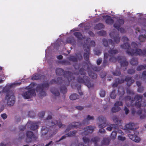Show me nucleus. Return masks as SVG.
I'll list each match as a JSON object with an SVG mask.
<instances>
[{"instance_id":"f257e3e1","label":"nucleus","mask_w":146,"mask_h":146,"mask_svg":"<svg viewBox=\"0 0 146 146\" xmlns=\"http://www.w3.org/2000/svg\"><path fill=\"white\" fill-rule=\"evenodd\" d=\"M124 43L120 46L121 47L124 49H127L126 53L129 55L132 56H146V50H142L140 48H137L135 50L131 49V51L129 50L131 48L130 44L128 43L129 39L126 36H123L121 39Z\"/></svg>"},{"instance_id":"f03ea898","label":"nucleus","mask_w":146,"mask_h":146,"mask_svg":"<svg viewBox=\"0 0 146 146\" xmlns=\"http://www.w3.org/2000/svg\"><path fill=\"white\" fill-rule=\"evenodd\" d=\"M11 85L9 87H6L3 89V92L5 93V100L7 101V105L9 106H13L15 102V98L13 92L11 90Z\"/></svg>"},{"instance_id":"7ed1b4c3","label":"nucleus","mask_w":146,"mask_h":146,"mask_svg":"<svg viewBox=\"0 0 146 146\" xmlns=\"http://www.w3.org/2000/svg\"><path fill=\"white\" fill-rule=\"evenodd\" d=\"M56 73L57 76H63L68 81V85L69 84V82L75 80V77L73 74L71 72L66 71L60 68H57L56 70Z\"/></svg>"},{"instance_id":"20e7f679","label":"nucleus","mask_w":146,"mask_h":146,"mask_svg":"<svg viewBox=\"0 0 146 146\" xmlns=\"http://www.w3.org/2000/svg\"><path fill=\"white\" fill-rule=\"evenodd\" d=\"M35 85V84L31 83L29 86L26 88L28 89V91L24 92L23 94V96L25 99H29L33 96H36L35 90L33 88Z\"/></svg>"},{"instance_id":"39448f33","label":"nucleus","mask_w":146,"mask_h":146,"mask_svg":"<svg viewBox=\"0 0 146 146\" xmlns=\"http://www.w3.org/2000/svg\"><path fill=\"white\" fill-rule=\"evenodd\" d=\"M127 82L126 84L128 86H130L131 85L134 83L135 80L132 79L131 76H126L125 77L124 80L123 79H120L117 78L115 80V83H113L112 85V87H116L118 84L123 83L124 81Z\"/></svg>"},{"instance_id":"423d86ee","label":"nucleus","mask_w":146,"mask_h":146,"mask_svg":"<svg viewBox=\"0 0 146 146\" xmlns=\"http://www.w3.org/2000/svg\"><path fill=\"white\" fill-rule=\"evenodd\" d=\"M76 81L79 83L84 84L89 88L94 87V84L91 83L90 79L88 76H84L82 77L79 76L77 77Z\"/></svg>"},{"instance_id":"0eeeda50","label":"nucleus","mask_w":146,"mask_h":146,"mask_svg":"<svg viewBox=\"0 0 146 146\" xmlns=\"http://www.w3.org/2000/svg\"><path fill=\"white\" fill-rule=\"evenodd\" d=\"M49 87V84L48 83H44L38 84L36 88V90L37 92H39V94L40 96H45L46 94L44 90L46 88Z\"/></svg>"},{"instance_id":"6e6552de","label":"nucleus","mask_w":146,"mask_h":146,"mask_svg":"<svg viewBox=\"0 0 146 146\" xmlns=\"http://www.w3.org/2000/svg\"><path fill=\"white\" fill-rule=\"evenodd\" d=\"M52 118L51 115H48L45 120L46 122H48L46 124L47 126L50 127H52V126L56 125H58L59 127L60 128L62 126L64 127L65 125L62 124V123L60 120H58V121H55L54 122L52 121H50V120Z\"/></svg>"},{"instance_id":"1a4fd4ad","label":"nucleus","mask_w":146,"mask_h":146,"mask_svg":"<svg viewBox=\"0 0 146 146\" xmlns=\"http://www.w3.org/2000/svg\"><path fill=\"white\" fill-rule=\"evenodd\" d=\"M98 119L100 122V123H101L99 125V127L100 129L99 131L101 133H104L105 132V130L104 129L106 126V118L103 116H99Z\"/></svg>"},{"instance_id":"9d476101","label":"nucleus","mask_w":146,"mask_h":146,"mask_svg":"<svg viewBox=\"0 0 146 146\" xmlns=\"http://www.w3.org/2000/svg\"><path fill=\"white\" fill-rule=\"evenodd\" d=\"M26 142L29 143L32 141V139L36 140L37 138L36 136L35 135L33 132L30 131H27L26 132Z\"/></svg>"},{"instance_id":"9b49d317","label":"nucleus","mask_w":146,"mask_h":146,"mask_svg":"<svg viewBox=\"0 0 146 146\" xmlns=\"http://www.w3.org/2000/svg\"><path fill=\"white\" fill-rule=\"evenodd\" d=\"M133 134H129L128 137L131 140L135 142H139L140 141V139L137 136L139 134V133L137 131L135 130L133 131Z\"/></svg>"},{"instance_id":"f8f14e48","label":"nucleus","mask_w":146,"mask_h":146,"mask_svg":"<svg viewBox=\"0 0 146 146\" xmlns=\"http://www.w3.org/2000/svg\"><path fill=\"white\" fill-rule=\"evenodd\" d=\"M75 80V79L74 80L70 82H69V84L68 85V79H67L66 80H64L65 81V82H64L63 83V85L60 87V92L62 93L63 94H65L67 91L66 86H68L71 82L72 83V84H73Z\"/></svg>"},{"instance_id":"ddd939ff","label":"nucleus","mask_w":146,"mask_h":146,"mask_svg":"<svg viewBox=\"0 0 146 146\" xmlns=\"http://www.w3.org/2000/svg\"><path fill=\"white\" fill-rule=\"evenodd\" d=\"M87 44L86 43L85 45H83V48L84 50L86 52L84 53L83 54L84 58L85 60L86 61H88L89 59V55L90 54V48L88 46H87L86 48H85V45Z\"/></svg>"},{"instance_id":"4468645a","label":"nucleus","mask_w":146,"mask_h":146,"mask_svg":"<svg viewBox=\"0 0 146 146\" xmlns=\"http://www.w3.org/2000/svg\"><path fill=\"white\" fill-rule=\"evenodd\" d=\"M118 62L120 63L121 66H127L128 65V62L126 61L125 57L124 56H118L117 58Z\"/></svg>"},{"instance_id":"2eb2a0df","label":"nucleus","mask_w":146,"mask_h":146,"mask_svg":"<svg viewBox=\"0 0 146 146\" xmlns=\"http://www.w3.org/2000/svg\"><path fill=\"white\" fill-rule=\"evenodd\" d=\"M143 98V96L142 95L138 94L134 96V99H132L130 101L131 104H127V103H126V104L128 107H129L130 106L133 107V105L132 103L134 102L135 100L136 101H139L140 100H141Z\"/></svg>"},{"instance_id":"dca6fc26","label":"nucleus","mask_w":146,"mask_h":146,"mask_svg":"<svg viewBox=\"0 0 146 146\" xmlns=\"http://www.w3.org/2000/svg\"><path fill=\"white\" fill-rule=\"evenodd\" d=\"M82 124L78 122H74L70 124L68 126V127L65 131V132H68L70 129V128H79Z\"/></svg>"},{"instance_id":"f3484780","label":"nucleus","mask_w":146,"mask_h":146,"mask_svg":"<svg viewBox=\"0 0 146 146\" xmlns=\"http://www.w3.org/2000/svg\"><path fill=\"white\" fill-rule=\"evenodd\" d=\"M84 131L82 133V135H87L89 133H92L94 130V127L92 126H88L84 128Z\"/></svg>"},{"instance_id":"a211bd4d","label":"nucleus","mask_w":146,"mask_h":146,"mask_svg":"<svg viewBox=\"0 0 146 146\" xmlns=\"http://www.w3.org/2000/svg\"><path fill=\"white\" fill-rule=\"evenodd\" d=\"M64 82H65V81L62 80V77H58L57 78L56 81L55 79H52L50 81L49 84H57L60 85H63V83Z\"/></svg>"},{"instance_id":"6ab92c4d","label":"nucleus","mask_w":146,"mask_h":146,"mask_svg":"<svg viewBox=\"0 0 146 146\" xmlns=\"http://www.w3.org/2000/svg\"><path fill=\"white\" fill-rule=\"evenodd\" d=\"M124 23V20L121 19L117 20L116 22L114 24L113 27L117 30H119L121 25H123Z\"/></svg>"},{"instance_id":"aec40b11","label":"nucleus","mask_w":146,"mask_h":146,"mask_svg":"<svg viewBox=\"0 0 146 146\" xmlns=\"http://www.w3.org/2000/svg\"><path fill=\"white\" fill-rule=\"evenodd\" d=\"M102 17L104 19H106V23L108 25H111L114 23V21L110 16L108 15L103 16Z\"/></svg>"},{"instance_id":"412c9836","label":"nucleus","mask_w":146,"mask_h":146,"mask_svg":"<svg viewBox=\"0 0 146 146\" xmlns=\"http://www.w3.org/2000/svg\"><path fill=\"white\" fill-rule=\"evenodd\" d=\"M90 66L88 65L87 66V71L88 72L89 76L92 79H96L97 78V74L91 71H90Z\"/></svg>"},{"instance_id":"4be33fe9","label":"nucleus","mask_w":146,"mask_h":146,"mask_svg":"<svg viewBox=\"0 0 146 146\" xmlns=\"http://www.w3.org/2000/svg\"><path fill=\"white\" fill-rule=\"evenodd\" d=\"M27 125H29L28 126L30 125V129L33 131L36 130L38 127V126L36 122L31 121Z\"/></svg>"},{"instance_id":"5701e85b","label":"nucleus","mask_w":146,"mask_h":146,"mask_svg":"<svg viewBox=\"0 0 146 146\" xmlns=\"http://www.w3.org/2000/svg\"><path fill=\"white\" fill-rule=\"evenodd\" d=\"M102 41L103 44L105 46H108V42L110 44H112V46H113V48L115 46L113 41L111 39H108V40L107 39L104 38L103 39Z\"/></svg>"},{"instance_id":"b1692460","label":"nucleus","mask_w":146,"mask_h":146,"mask_svg":"<svg viewBox=\"0 0 146 146\" xmlns=\"http://www.w3.org/2000/svg\"><path fill=\"white\" fill-rule=\"evenodd\" d=\"M42 77H44V75H41L38 73H35L31 77V79L33 80H40Z\"/></svg>"},{"instance_id":"393cba45","label":"nucleus","mask_w":146,"mask_h":146,"mask_svg":"<svg viewBox=\"0 0 146 146\" xmlns=\"http://www.w3.org/2000/svg\"><path fill=\"white\" fill-rule=\"evenodd\" d=\"M86 42H84V45H85L86 44V43L87 44H86L85 45V48H87V46H89L90 48V47H94L95 46V42L93 40L91 41L90 43V44L88 45L89 42H88V39H86Z\"/></svg>"},{"instance_id":"a878e982","label":"nucleus","mask_w":146,"mask_h":146,"mask_svg":"<svg viewBox=\"0 0 146 146\" xmlns=\"http://www.w3.org/2000/svg\"><path fill=\"white\" fill-rule=\"evenodd\" d=\"M114 47L112 49H110L108 51L110 56H114L115 54L118 53V50L116 49H113Z\"/></svg>"},{"instance_id":"bb28decb","label":"nucleus","mask_w":146,"mask_h":146,"mask_svg":"<svg viewBox=\"0 0 146 146\" xmlns=\"http://www.w3.org/2000/svg\"><path fill=\"white\" fill-rule=\"evenodd\" d=\"M51 92L55 96H58L60 95L59 91L54 87L50 89Z\"/></svg>"},{"instance_id":"cd10ccee","label":"nucleus","mask_w":146,"mask_h":146,"mask_svg":"<svg viewBox=\"0 0 146 146\" xmlns=\"http://www.w3.org/2000/svg\"><path fill=\"white\" fill-rule=\"evenodd\" d=\"M110 140L108 138H104L101 141V145H108L110 143Z\"/></svg>"},{"instance_id":"c85d7f7f","label":"nucleus","mask_w":146,"mask_h":146,"mask_svg":"<svg viewBox=\"0 0 146 146\" xmlns=\"http://www.w3.org/2000/svg\"><path fill=\"white\" fill-rule=\"evenodd\" d=\"M137 113L140 115V119H143L146 117V112L145 111L144 113H142V111L141 110H139L137 112Z\"/></svg>"},{"instance_id":"c756f323","label":"nucleus","mask_w":146,"mask_h":146,"mask_svg":"<svg viewBox=\"0 0 146 146\" xmlns=\"http://www.w3.org/2000/svg\"><path fill=\"white\" fill-rule=\"evenodd\" d=\"M125 93V90L123 88H119L118 90V94L120 97L124 95Z\"/></svg>"},{"instance_id":"7c9ffc66","label":"nucleus","mask_w":146,"mask_h":146,"mask_svg":"<svg viewBox=\"0 0 146 146\" xmlns=\"http://www.w3.org/2000/svg\"><path fill=\"white\" fill-rule=\"evenodd\" d=\"M74 35L78 39L81 40L84 38L81 33L79 32H75L74 33Z\"/></svg>"},{"instance_id":"2f4dec72","label":"nucleus","mask_w":146,"mask_h":146,"mask_svg":"<svg viewBox=\"0 0 146 146\" xmlns=\"http://www.w3.org/2000/svg\"><path fill=\"white\" fill-rule=\"evenodd\" d=\"M105 26L104 24L101 23H99L96 24L95 26L94 29L96 30H100L104 28Z\"/></svg>"},{"instance_id":"473e14b6","label":"nucleus","mask_w":146,"mask_h":146,"mask_svg":"<svg viewBox=\"0 0 146 146\" xmlns=\"http://www.w3.org/2000/svg\"><path fill=\"white\" fill-rule=\"evenodd\" d=\"M49 131V129L46 127L42 126L41 129L42 134L43 135H46Z\"/></svg>"},{"instance_id":"72a5a7b5","label":"nucleus","mask_w":146,"mask_h":146,"mask_svg":"<svg viewBox=\"0 0 146 146\" xmlns=\"http://www.w3.org/2000/svg\"><path fill=\"white\" fill-rule=\"evenodd\" d=\"M113 122L115 123L116 125H115V127H116V126L117 125H119L122 122V120H121L118 119L116 116L113 117Z\"/></svg>"},{"instance_id":"f704fd0d","label":"nucleus","mask_w":146,"mask_h":146,"mask_svg":"<svg viewBox=\"0 0 146 146\" xmlns=\"http://www.w3.org/2000/svg\"><path fill=\"white\" fill-rule=\"evenodd\" d=\"M145 104L143 105L141 102L139 101H136L134 105L135 107L137 108H141V106H143L145 107L146 106V103L144 102Z\"/></svg>"},{"instance_id":"c9c22d12","label":"nucleus","mask_w":146,"mask_h":146,"mask_svg":"<svg viewBox=\"0 0 146 146\" xmlns=\"http://www.w3.org/2000/svg\"><path fill=\"white\" fill-rule=\"evenodd\" d=\"M135 125L133 123H129L125 125V127L127 129L132 130L134 129Z\"/></svg>"},{"instance_id":"e433bc0d","label":"nucleus","mask_w":146,"mask_h":146,"mask_svg":"<svg viewBox=\"0 0 146 146\" xmlns=\"http://www.w3.org/2000/svg\"><path fill=\"white\" fill-rule=\"evenodd\" d=\"M130 63L133 65H136L138 63V59L136 58H133L130 61Z\"/></svg>"},{"instance_id":"4c0bfd02","label":"nucleus","mask_w":146,"mask_h":146,"mask_svg":"<svg viewBox=\"0 0 146 146\" xmlns=\"http://www.w3.org/2000/svg\"><path fill=\"white\" fill-rule=\"evenodd\" d=\"M79 96L77 94L74 93L69 96L70 99L71 100H75L78 98Z\"/></svg>"},{"instance_id":"58836bf2","label":"nucleus","mask_w":146,"mask_h":146,"mask_svg":"<svg viewBox=\"0 0 146 146\" xmlns=\"http://www.w3.org/2000/svg\"><path fill=\"white\" fill-rule=\"evenodd\" d=\"M121 109V108L119 106H115L111 108V111L113 113H116L119 111Z\"/></svg>"},{"instance_id":"ea45409f","label":"nucleus","mask_w":146,"mask_h":146,"mask_svg":"<svg viewBox=\"0 0 146 146\" xmlns=\"http://www.w3.org/2000/svg\"><path fill=\"white\" fill-rule=\"evenodd\" d=\"M68 59L69 60L73 62H77V58L74 56H70L68 58Z\"/></svg>"},{"instance_id":"a19ab883","label":"nucleus","mask_w":146,"mask_h":146,"mask_svg":"<svg viewBox=\"0 0 146 146\" xmlns=\"http://www.w3.org/2000/svg\"><path fill=\"white\" fill-rule=\"evenodd\" d=\"M146 39V34L144 35H140L139 37V39L140 41L141 42H143L145 41Z\"/></svg>"},{"instance_id":"79ce46f5","label":"nucleus","mask_w":146,"mask_h":146,"mask_svg":"<svg viewBox=\"0 0 146 146\" xmlns=\"http://www.w3.org/2000/svg\"><path fill=\"white\" fill-rule=\"evenodd\" d=\"M113 39L114 42L116 43H118L120 40V38L119 37V35L118 34H117L114 37Z\"/></svg>"},{"instance_id":"37998d69","label":"nucleus","mask_w":146,"mask_h":146,"mask_svg":"<svg viewBox=\"0 0 146 146\" xmlns=\"http://www.w3.org/2000/svg\"><path fill=\"white\" fill-rule=\"evenodd\" d=\"M60 63L62 65H70L71 64V63L70 61L65 60L60 61Z\"/></svg>"},{"instance_id":"c03bdc74","label":"nucleus","mask_w":146,"mask_h":146,"mask_svg":"<svg viewBox=\"0 0 146 146\" xmlns=\"http://www.w3.org/2000/svg\"><path fill=\"white\" fill-rule=\"evenodd\" d=\"M146 69V64L139 66L137 68V70L138 71Z\"/></svg>"},{"instance_id":"a18cd8bd","label":"nucleus","mask_w":146,"mask_h":146,"mask_svg":"<svg viewBox=\"0 0 146 146\" xmlns=\"http://www.w3.org/2000/svg\"><path fill=\"white\" fill-rule=\"evenodd\" d=\"M94 119V117L93 116H90L89 115H88L86 119H85L83 121V123L86 124V121L90 120H93Z\"/></svg>"},{"instance_id":"49530a36","label":"nucleus","mask_w":146,"mask_h":146,"mask_svg":"<svg viewBox=\"0 0 146 146\" xmlns=\"http://www.w3.org/2000/svg\"><path fill=\"white\" fill-rule=\"evenodd\" d=\"M116 94L115 93V90H112V92L110 95V97L114 99L116 97Z\"/></svg>"},{"instance_id":"de8ad7c7","label":"nucleus","mask_w":146,"mask_h":146,"mask_svg":"<svg viewBox=\"0 0 146 146\" xmlns=\"http://www.w3.org/2000/svg\"><path fill=\"white\" fill-rule=\"evenodd\" d=\"M118 57L117 56L116 58L114 56H111L109 59V61L113 62H116L117 60L118 61L117 58Z\"/></svg>"},{"instance_id":"09e8293b","label":"nucleus","mask_w":146,"mask_h":146,"mask_svg":"<svg viewBox=\"0 0 146 146\" xmlns=\"http://www.w3.org/2000/svg\"><path fill=\"white\" fill-rule=\"evenodd\" d=\"M126 92L127 94L130 95L132 96L134 94V93L133 91L131 90L129 88H127Z\"/></svg>"},{"instance_id":"8fccbe9b","label":"nucleus","mask_w":146,"mask_h":146,"mask_svg":"<svg viewBox=\"0 0 146 146\" xmlns=\"http://www.w3.org/2000/svg\"><path fill=\"white\" fill-rule=\"evenodd\" d=\"M80 74L82 75L85 76L86 74V72L85 69L83 68H81L79 70Z\"/></svg>"},{"instance_id":"3c124183","label":"nucleus","mask_w":146,"mask_h":146,"mask_svg":"<svg viewBox=\"0 0 146 146\" xmlns=\"http://www.w3.org/2000/svg\"><path fill=\"white\" fill-rule=\"evenodd\" d=\"M67 137V135H66V134L65 135H63L62 136L60 139L58 140H57L55 141V143L56 144H58L59 143H58V142H59L61 140L65 139L66 138V137Z\"/></svg>"},{"instance_id":"603ef678","label":"nucleus","mask_w":146,"mask_h":146,"mask_svg":"<svg viewBox=\"0 0 146 146\" xmlns=\"http://www.w3.org/2000/svg\"><path fill=\"white\" fill-rule=\"evenodd\" d=\"M90 68L93 70L95 71H98V68L96 66L92 65L91 64H90Z\"/></svg>"},{"instance_id":"864d4df0","label":"nucleus","mask_w":146,"mask_h":146,"mask_svg":"<svg viewBox=\"0 0 146 146\" xmlns=\"http://www.w3.org/2000/svg\"><path fill=\"white\" fill-rule=\"evenodd\" d=\"M99 35L102 36H104L106 35V33L105 31H101L98 32V33Z\"/></svg>"},{"instance_id":"5fc2aeb1","label":"nucleus","mask_w":146,"mask_h":146,"mask_svg":"<svg viewBox=\"0 0 146 146\" xmlns=\"http://www.w3.org/2000/svg\"><path fill=\"white\" fill-rule=\"evenodd\" d=\"M114 76H119L121 74V72L120 70H115L112 72Z\"/></svg>"},{"instance_id":"6e6d98bb","label":"nucleus","mask_w":146,"mask_h":146,"mask_svg":"<svg viewBox=\"0 0 146 146\" xmlns=\"http://www.w3.org/2000/svg\"><path fill=\"white\" fill-rule=\"evenodd\" d=\"M83 141L85 143H88L90 141V139L89 138L86 137L84 136L82 138Z\"/></svg>"},{"instance_id":"4d7b16f0","label":"nucleus","mask_w":146,"mask_h":146,"mask_svg":"<svg viewBox=\"0 0 146 146\" xmlns=\"http://www.w3.org/2000/svg\"><path fill=\"white\" fill-rule=\"evenodd\" d=\"M117 134V131H112L111 135V137L113 138H115L116 137Z\"/></svg>"},{"instance_id":"13d9d810","label":"nucleus","mask_w":146,"mask_h":146,"mask_svg":"<svg viewBox=\"0 0 146 146\" xmlns=\"http://www.w3.org/2000/svg\"><path fill=\"white\" fill-rule=\"evenodd\" d=\"M45 114L44 111H42L40 113L38 114V116L40 119H42L43 117Z\"/></svg>"},{"instance_id":"bf43d9fd","label":"nucleus","mask_w":146,"mask_h":146,"mask_svg":"<svg viewBox=\"0 0 146 146\" xmlns=\"http://www.w3.org/2000/svg\"><path fill=\"white\" fill-rule=\"evenodd\" d=\"M123 103L122 102L120 101H117L114 104V105L115 106H123Z\"/></svg>"},{"instance_id":"052dcab7","label":"nucleus","mask_w":146,"mask_h":146,"mask_svg":"<svg viewBox=\"0 0 146 146\" xmlns=\"http://www.w3.org/2000/svg\"><path fill=\"white\" fill-rule=\"evenodd\" d=\"M76 56V57L77 58V60H81L83 59L82 56L81 54H78Z\"/></svg>"},{"instance_id":"680f3d73","label":"nucleus","mask_w":146,"mask_h":146,"mask_svg":"<svg viewBox=\"0 0 146 146\" xmlns=\"http://www.w3.org/2000/svg\"><path fill=\"white\" fill-rule=\"evenodd\" d=\"M127 72L128 74H132L135 73V71L133 69H130L128 70Z\"/></svg>"},{"instance_id":"e2e57ef3","label":"nucleus","mask_w":146,"mask_h":146,"mask_svg":"<svg viewBox=\"0 0 146 146\" xmlns=\"http://www.w3.org/2000/svg\"><path fill=\"white\" fill-rule=\"evenodd\" d=\"M106 92L105 91L101 90L100 93V95L101 97H104L105 96Z\"/></svg>"},{"instance_id":"0e129e2a","label":"nucleus","mask_w":146,"mask_h":146,"mask_svg":"<svg viewBox=\"0 0 146 146\" xmlns=\"http://www.w3.org/2000/svg\"><path fill=\"white\" fill-rule=\"evenodd\" d=\"M108 65V61L107 59H104L103 64L102 65V67H105L106 66H107Z\"/></svg>"},{"instance_id":"69168bd1","label":"nucleus","mask_w":146,"mask_h":146,"mask_svg":"<svg viewBox=\"0 0 146 146\" xmlns=\"http://www.w3.org/2000/svg\"><path fill=\"white\" fill-rule=\"evenodd\" d=\"M131 97L130 96H127L124 97V100L125 102L130 101L131 100Z\"/></svg>"},{"instance_id":"338daca9","label":"nucleus","mask_w":146,"mask_h":146,"mask_svg":"<svg viewBox=\"0 0 146 146\" xmlns=\"http://www.w3.org/2000/svg\"><path fill=\"white\" fill-rule=\"evenodd\" d=\"M102 62V59L101 58H99L96 60V63L98 65H99L101 64Z\"/></svg>"},{"instance_id":"774afa93","label":"nucleus","mask_w":146,"mask_h":146,"mask_svg":"<svg viewBox=\"0 0 146 146\" xmlns=\"http://www.w3.org/2000/svg\"><path fill=\"white\" fill-rule=\"evenodd\" d=\"M142 77L144 80H146V71H144L143 72Z\"/></svg>"}]
</instances>
